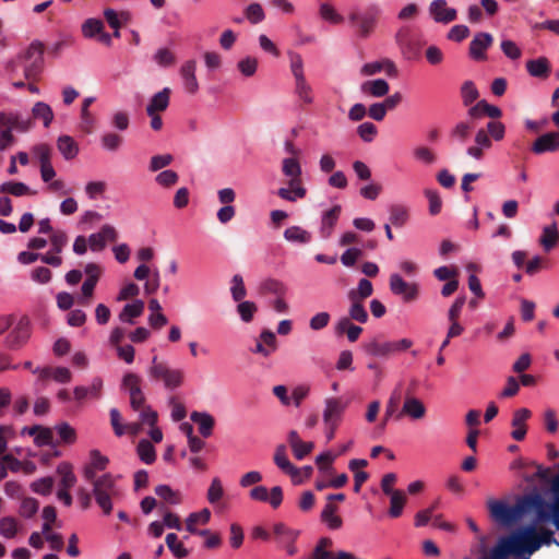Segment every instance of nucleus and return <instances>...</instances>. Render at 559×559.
Wrapping results in <instances>:
<instances>
[{
  "label": "nucleus",
  "mask_w": 559,
  "mask_h": 559,
  "mask_svg": "<svg viewBox=\"0 0 559 559\" xmlns=\"http://www.w3.org/2000/svg\"><path fill=\"white\" fill-rule=\"evenodd\" d=\"M350 307L348 309L349 321L354 320L359 323H366L368 321V312L364 306V300L349 299Z\"/></svg>",
  "instance_id": "f704fd0d"
},
{
  "label": "nucleus",
  "mask_w": 559,
  "mask_h": 559,
  "mask_svg": "<svg viewBox=\"0 0 559 559\" xmlns=\"http://www.w3.org/2000/svg\"><path fill=\"white\" fill-rule=\"evenodd\" d=\"M43 46L40 43H32L19 57L9 63V69L15 70L19 66L24 69L26 79L36 78L43 67Z\"/></svg>",
  "instance_id": "20e7f679"
},
{
  "label": "nucleus",
  "mask_w": 559,
  "mask_h": 559,
  "mask_svg": "<svg viewBox=\"0 0 559 559\" xmlns=\"http://www.w3.org/2000/svg\"><path fill=\"white\" fill-rule=\"evenodd\" d=\"M104 31V24L98 19H87L82 25V33L85 37L92 38Z\"/></svg>",
  "instance_id": "5fc2aeb1"
},
{
  "label": "nucleus",
  "mask_w": 559,
  "mask_h": 559,
  "mask_svg": "<svg viewBox=\"0 0 559 559\" xmlns=\"http://www.w3.org/2000/svg\"><path fill=\"white\" fill-rule=\"evenodd\" d=\"M342 207L336 204L323 214L321 235L323 238H329L332 235L333 228L340 217Z\"/></svg>",
  "instance_id": "cd10ccee"
},
{
  "label": "nucleus",
  "mask_w": 559,
  "mask_h": 559,
  "mask_svg": "<svg viewBox=\"0 0 559 559\" xmlns=\"http://www.w3.org/2000/svg\"><path fill=\"white\" fill-rule=\"evenodd\" d=\"M190 419L199 426V432L203 438L212 436L215 425V420L212 415L205 412H192Z\"/></svg>",
  "instance_id": "5701e85b"
},
{
  "label": "nucleus",
  "mask_w": 559,
  "mask_h": 559,
  "mask_svg": "<svg viewBox=\"0 0 559 559\" xmlns=\"http://www.w3.org/2000/svg\"><path fill=\"white\" fill-rule=\"evenodd\" d=\"M104 16L111 28L119 29L121 26V20L128 21L129 13L121 12L118 14L114 9L108 8L104 11Z\"/></svg>",
  "instance_id": "052dcab7"
},
{
  "label": "nucleus",
  "mask_w": 559,
  "mask_h": 559,
  "mask_svg": "<svg viewBox=\"0 0 559 559\" xmlns=\"http://www.w3.org/2000/svg\"><path fill=\"white\" fill-rule=\"evenodd\" d=\"M390 289L394 295L402 296L405 302L416 300L419 294L416 283H407L396 273L390 276Z\"/></svg>",
  "instance_id": "1a4fd4ad"
},
{
  "label": "nucleus",
  "mask_w": 559,
  "mask_h": 559,
  "mask_svg": "<svg viewBox=\"0 0 559 559\" xmlns=\"http://www.w3.org/2000/svg\"><path fill=\"white\" fill-rule=\"evenodd\" d=\"M320 16L332 24H341L344 17L329 3H322L319 9Z\"/></svg>",
  "instance_id": "3c124183"
},
{
  "label": "nucleus",
  "mask_w": 559,
  "mask_h": 559,
  "mask_svg": "<svg viewBox=\"0 0 559 559\" xmlns=\"http://www.w3.org/2000/svg\"><path fill=\"white\" fill-rule=\"evenodd\" d=\"M461 96L465 106L473 104L478 98V91L472 81L463 83L461 87Z\"/></svg>",
  "instance_id": "6e6d98bb"
},
{
  "label": "nucleus",
  "mask_w": 559,
  "mask_h": 559,
  "mask_svg": "<svg viewBox=\"0 0 559 559\" xmlns=\"http://www.w3.org/2000/svg\"><path fill=\"white\" fill-rule=\"evenodd\" d=\"M428 11L436 23L449 24L457 19V11L449 8L445 0L431 1Z\"/></svg>",
  "instance_id": "f8f14e48"
},
{
  "label": "nucleus",
  "mask_w": 559,
  "mask_h": 559,
  "mask_svg": "<svg viewBox=\"0 0 559 559\" xmlns=\"http://www.w3.org/2000/svg\"><path fill=\"white\" fill-rule=\"evenodd\" d=\"M337 335L346 334L349 342H356L362 333V328L355 325L349 318H341L335 325Z\"/></svg>",
  "instance_id": "a878e982"
},
{
  "label": "nucleus",
  "mask_w": 559,
  "mask_h": 559,
  "mask_svg": "<svg viewBox=\"0 0 559 559\" xmlns=\"http://www.w3.org/2000/svg\"><path fill=\"white\" fill-rule=\"evenodd\" d=\"M0 193H9L14 197H22L25 194H34L35 192H31L28 186L23 182L8 181L0 186Z\"/></svg>",
  "instance_id": "79ce46f5"
},
{
  "label": "nucleus",
  "mask_w": 559,
  "mask_h": 559,
  "mask_svg": "<svg viewBox=\"0 0 559 559\" xmlns=\"http://www.w3.org/2000/svg\"><path fill=\"white\" fill-rule=\"evenodd\" d=\"M170 94L171 91L169 87H164L162 91L154 94L146 107V114L153 116V114L165 111L169 106Z\"/></svg>",
  "instance_id": "4be33fe9"
},
{
  "label": "nucleus",
  "mask_w": 559,
  "mask_h": 559,
  "mask_svg": "<svg viewBox=\"0 0 559 559\" xmlns=\"http://www.w3.org/2000/svg\"><path fill=\"white\" fill-rule=\"evenodd\" d=\"M512 543L515 548V556L521 557L523 555H533L539 549V543L537 539V526L536 523L524 526L510 534Z\"/></svg>",
  "instance_id": "39448f33"
},
{
  "label": "nucleus",
  "mask_w": 559,
  "mask_h": 559,
  "mask_svg": "<svg viewBox=\"0 0 559 559\" xmlns=\"http://www.w3.org/2000/svg\"><path fill=\"white\" fill-rule=\"evenodd\" d=\"M90 459V463L83 469L84 478L93 485V495L96 503L105 514H109L112 510L111 497L116 493L115 479L109 473L96 478V473L105 471L109 460L98 450H92Z\"/></svg>",
  "instance_id": "f03ea898"
},
{
  "label": "nucleus",
  "mask_w": 559,
  "mask_h": 559,
  "mask_svg": "<svg viewBox=\"0 0 559 559\" xmlns=\"http://www.w3.org/2000/svg\"><path fill=\"white\" fill-rule=\"evenodd\" d=\"M211 519V512L209 509H203L200 512L191 513L186 521V528L189 533L195 534V525L198 523L206 524Z\"/></svg>",
  "instance_id": "a19ab883"
},
{
  "label": "nucleus",
  "mask_w": 559,
  "mask_h": 559,
  "mask_svg": "<svg viewBox=\"0 0 559 559\" xmlns=\"http://www.w3.org/2000/svg\"><path fill=\"white\" fill-rule=\"evenodd\" d=\"M282 171L288 178L301 177V166L297 158L295 157H288L283 159Z\"/></svg>",
  "instance_id": "603ef678"
},
{
  "label": "nucleus",
  "mask_w": 559,
  "mask_h": 559,
  "mask_svg": "<svg viewBox=\"0 0 559 559\" xmlns=\"http://www.w3.org/2000/svg\"><path fill=\"white\" fill-rule=\"evenodd\" d=\"M336 511L337 507L335 504L326 503L321 512V521L331 530H338L343 524L342 519L335 514Z\"/></svg>",
  "instance_id": "473e14b6"
},
{
  "label": "nucleus",
  "mask_w": 559,
  "mask_h": 559,
  "mask_svg": "<svg viewBox=\"0 0 559 559\" xmlns=\"http://www.w3.org/2000/svg\"><path fill=\"white\" fill-rule=\"evenodd\" d=\"M295 94L306 105L313 103L312 87L307 82L306 78L295 80Z\"/></svg>",
  "instance_id": "ea45409f"
},
{
  "label": "nucleus",
  "mask_w": 559,
  "mask_h": 559,
  "mask_svg": "<svg viewBox=\"0 0 559 559\" xmlns=\"http://www.w3.org/2000/svg\"><path fill=\"white\" fill-rule=\"evenodd\" d=\"M552 501L547 502V523L551 522L559 531V474L551 480Z\"/></svg>",
  "instance_id": "aec40b11"
},
{
  "label": "nucleus",
  "mask_w": 559,
  "mask_h": 559,
  "mask_svg": "<svg viewBox=\"0 0 559 559\" xmlns=\"http://www.w3.org/2000/svg\"><path fill=\"white\" fill-rule=\"evenodd\" d=\"M144 311V302L135 300L133 304H128L119 313V319L122 322L133 324V319L140 317Z\"/></svg>",
  "instance_id": "2f4dec72"
},
{
  "label": "nucleus",
  "mask_w": 559,
  "mask_h": 559,
  "mask_svg": "<svg viewBox=\"0 0 559 559\" xmlns=\"http://www.w3.org/2000/svg\"><path fill=\"white\" fill-rule=\"evenodd\" d=\"M32 114L35 119H41L46 128H48L53 120L51 107L44 102H37L32 109Z\"/></svg>",
  "instance_id": "58836bf2"
},
{
  "label": "nucleus",
  "mask_w": 559,
  "mask_h": 559,
  "mask_svg": "<svg viewBox=\"0 0 559 559\" xmlns=\"http://www.w3.org/2000/svg\"><path fill=\"white\" fill-rule=\"evenodd\" d=\"M29 128V120H23L17 114L0 111V132H26Z\"/></svg>",
  "instance_id": "2eb2a0df"
},
{
  "label": "nucleus",
  "mask_w": 559,
  "mask_h": 559,
  "mask_svg": "<svg viewBox=\"0 0 559 559\" xmlns=\"http://www.w3.org/2000/svg\"><path fill=\"white\" fill-rule=\"evenodd\" d=\"M100 142L105 150L116 152L121 146L123 138L117 133L108 132L102 135Z\"/></svg>",
  "instance_id": "864d4df0"
},
{
  "label": "nucleus",
  "mask_w": 559,
  "mask_h": 559,
  "mask_svg": "<svg viewBox=\"0 0 559 559\" xmlns=\"http://www.w3.org/2000/svg\"><path fill=\"white\" fill-rule=\"evenodd\" d=\"M532 152L540 155L559 151V131H551L538 136L532 144Z\"/></svg>",
  "instance_id": "4468645a"
},
{
  "label": "nucleus",
  "mask_w": 559,
  "mask_h": 559,
  "mask_svg": "<svg viewBox=\"0 0 559 559\" xmlns=\"http://www.w3.org/2000/svg\"><path fill=\"white\" fill-rule=\"evenodd\" d=\"M274 463L281 468L284 473L290 475L294 484L301 483L299 478V468L290 463L286 455V448L284 444L277 445L274 453Z\"/></svg>",
  "instance_id": "f3484780"
},
{
  "label": "nucleus",
  "mask_w": 559,
  "mask_h": 559,
  "mask_svg": "<svg viewBox=\"0 0 559 559\" xmlns=\"http://www.w3.org/2000/svg\"><path fill=\"white\" fill-rule=\"evenodd\" d=\"M17 533L16 520L12 516H4L0 520V535L5 538H13Z\"/></svg>",
  "instance_id": "13d9d810"
},
{
  "label": "nucleus",
  "mask_w": 559,
  "mask_h": 559,
  "mask_svg": "<svg viewBox=\"0 0 559 559\" xmlns=\"http://www.w3.org/2000/svg\"><path fill=\"white\" fill-rule=\"evenodd\" d=\"M95 102V97H86L83 99L81 108L80 128L83 132L90 134L95 129L96 119L90 111V106Z\"/></svg>",
  "instance_id": "393cba45"
},
{
  "label": "nucleus",
  "mask_w": 559,
  "mask_h": 559,
  "mask_svg": "<svg viewBox=\"0 0 559 559\" xmlns=\"http://www.w3.org/2000/svg\"><path fill=\"white\" fill-rule=\"evenodd\" d=\"M58 474L61 476L62 488L70 489L74 486L76 477L72 472V466L69 463H61L57 467Z\"/></svg>",
  "instance_id": "49530a36"
},
{
  "label": "nucleus",
  "mask_w": 559,
  "mask_h": 559,
  "mask_svg": "<svg viewBox=\"0 0 559 559\" xmlns=\"http://www.w3.org/2000/svg\"><path fill=\"white\" fill-rule=\"evenodd\" d=\"M273 533L288 556H295L298 552L296 540L300 534L299 531L293 530L284 523H276L273 526Z\"/></svg>",
  "instance_id": "6e6552de"
},
{
  "label": "nucleus",
  "mask_w": 559,
  "mask_h": 559,
  "mask_svg": "<svg viewBox=\"0 0 559 559\" xmlns=\"http://www.w3.org/2000/svg\"><path fill=\"white\" fill-rule=\"evenodd\" d=\"M136 452L141 461L146 464H152L156 460L155 449L153 444L146 439L140 440L136 447Z\"/></svg>",
  "instance_id": "37998d69"
},
{
  "label": "nucleus",
  "mask_w": 559,
  "mask_h": 559,
  "mask_svg": "<svg viewBox=\"0 0 559 559\" xmlns=\"http://www.w3.org/2000/svg\"><path fill=\"white\" fill-rule=\"evenodd\" d=\"M413 346V341L409 338H402L392 342H381L378 338H373L364 345L366 354L388 358L391 355L405 352Z\"/></svg>",
  "instance_id": "423d86ee"
},
{
  "label": "nucleus",
  "mask_w": 559,
  "mask_h": 559,
  "mask_svg": "<svg viewBox=\"0 0 559 559\" xmlns=\"http://www.w3.org/2000/svg\"><path fill=\"white\" fill-rule=\"evenodd\" d=\"M404 415L408 416L414 420L421 419L426 415V406L419 399L408 396L405 399L402 411L400 414H397L396 417L401 418Z\"/></svg>",
  "instance_id": "412c9836"
},
{
  "label": "nucleus",
  "mask_w": 559,
  "mask_h": 559,
  "mask_svg": "<svg viewBox=\"0 0 559 559\" xmlns=\"http://www.w3.org/2000/svg\"><path fill=\"white\" fill-rule=\"evenodd\" d=\"M390 223L395 227H402L408 219V209L401 204H393L390 206Z\"/></svg>",
  "instance_id": "4c0bfd02"
},
{
  "label": "nucleus",
  "mask_w": 559,
  "mask_h": 559,
  "mask_svg": "<svg viewBox=\"0 0 559 559\" xmlns=\"http://www.w3.org/2000/svg\"><path fill=\"white\" fill-rule=\"evenodd\" d=\"M57 147L67 160L73 159L79 153V145L70 135H60Z\"/></svg>",
  "instance_id": "c756f323"
},
{
  "label": "nucleus",
  "mask_w": 559,
  "mask_h": 559,
  "mask_svg": "<svg viewBox=\"0 0 559 559\" xmlns=\"http://www.w3.org/2000/svg\"><path fill=\"white\" fill-rule=\"evenodd\" d=\"M361 92L369 94L373 97H383L389 93L390 85L383 79L366 81L360 86Z\"/></svg>",
  "instance_id": "c85d7f7f"
},
{
  "label": "nucleus",
  "mask_w": 559,
  "mask_h": 559,
  "mask_svg": "<svg viewBox=\"0 0 559 559\" xmlns=\"http://www.w3.org/2000/svg\"><path fill=\"white\" fill-rule=\"evenodd\" d=\"M284 238L289 242L308 243L311 234L299 226H290L284 231Z\"/></svg>",
  "instance_id": "e433bc0d"
},
{
  "label": "nucleus",
  "mask_w": 559,
  "mask_h": 559,
  "mask_svg": "<svg viewBox=\"0 0 559 559\" xmlns=\"http://www.w3.org/2000/svg\"><path fill=\"white\" fill-rule=\"evenodd\" d=\"M262 293L274 294L277 297H283L286 294V286L278 280L267 278L261 284Z\"/></svg>",
  "instance_id": "09e8293b"
},
{
  "label": "nucleus",
  "mask_w": 559,
  "mask_h": 559,
  "mask_svg": "<svg viewBox=\"0 0 559 559\" xmlns=\"http://www.w3.org/2000/svg\"><path fill=\"white\" fill-rule=\"evenodd\" d=\"M485 132H488V135L493 141H501L506 135V126L501 121L491 120L484 128Z\"/></svg>",
  "instance_id": "8fccbe9b"
},
{
  "label": "nucleus",
  "mask_w": 559,
  "mask_h": 559,
  "mask_svg": "<svg viewBox=\"0 0 559 559\" xmlns=\"http://www.w3.org/2000/svg\"><path fill=\"white\" fill-rule=\"evenodd\" d=\"M373 293V286L372 283L367 278H361L358 282V285L356 288H353L348 292L347 297L348 299H358V300H365L366 298L370 297Z\"/></svg>",
  "instance_id": "c9c22d12"
},
{
  "label": "nucleus",
  "mask_w": 559,
  "mask_h": 559,
  "mask_svg": "<svg viewBox=\"0 0 559 559\" xmlns=\"http://www.w3.org/2000/svg\"><path fill=\"white\" fill-rule=\"evenodd\" d=\"M51 252L59 254L68 243V236L62 230H56L50 235Z\"/></svg>",
  "instance_id": "338daca9"
},
{
  "label": "nucleus",
  "mask_w": 559,
  "mask_h": 559,
  "mask_svg": "<svg viewBox=\"0 0 559 559\" xmlns=\"http://www.w3.org/2000/svg\"><path fill=\"white\" fill-rule=\"evenodd\" d=\"M402 55L407 60H417L420 57L421 44L413 38L400 47Z\"/></svg>",
  "instance_id": "4d7b16f0"
},
{
  "label": "nucleus",
  "mask_w": 559,
  "mask_h": 559,
  "mask_svg": "<svg viewBox=\"0 0 559 559\" xmlns=\"http://www.w3.org/2000/svg\"><path fill=\"white\" fill-rule=\"evenodd\" d=\"M323 423L340 425L347 404L340 397H329L324 402Z\"/></svg>",
  "instance_id": "ddd939ff"
},
{
  "label": "nucleus",
  "mask_w": 559,
  "mask_h": 559,
  "mask_svg": "<svg viewBox=\"0 0 559 559\" xmlns=\"http://www.w3.org/2000/svg\"><path fill=\"white\" fill-rule=\"evenodd\" d=\"M195 60H188L180 68V76L183 81V87L191 95H194L199 91V83L195 76Z\"/></svg>",
  "instance_id": "a211bd4d"
},
{
  "label": "nucleus",
  "mask_w": 559,
  "mask_h": 559,
  "mask_svg": "<svg viewBox=\"0 0 559 559\" xmlns=\"http://www.w3.org/2000/svg\"><path fill=\"white\" fill-rule=\"evenodd\" d=\"M148 373L152 379L163 381L165 388L169 390L180 386L183 382L181 370L169 368L167 364L158 361L156 356L152 359Z\"/></svg>",
  "instance_id": "0eeeda50"
},
{
  "label": "nucleus",
  "mask_w": 559,
  "mask_h": 559,
  "mask_svg": "<svg viewBox=\"0 0 559 559\" xmlns=\"http://www.w3.org/2000/svg\"><path fill=\"white\" fill-rule=\"evenodd\" d=\"M474 129L473 121H460L450 131V138L460 143L466 142Z\"/></svg>",
  "instance_id": "72a5a7b5"
},
{
  "label": "nucleus",
  "mask_w": 559,
  "mask_h": 559,
  "mask_svg": "<svg viewBox=\"0 0 559 559\" xmlns=\"http://www.w3.org/2000/svg\"><path fill=\"white\" fill-rule=\"evenodd\" d=\"M532 413L527 408H519L513 413L511 421L514 428L511 432V437L516 441H522L527 432L526 421L531 417Z\"/></svg>",
  "instance_id": "6ab92c4d"
},
{
  "label": "nucleus",
  "mask_w": 559,
  "mask_h": 559,
  "mask_svg": "<svg viewBox=\"0 0 559 559\" xmlns=\"http://www.w3.org/2000/svg\"><path fill=\"white\" fill-rule=\"evenodd\" d=\"M249 496L252 500L269 502L273 509H277L283 502V489L280 486L270 491L264 486H257L250 490Z\"/></svg>",
  "instance_id": "9d476101"
},
{
  "label": "nucleus",
  "mask_w": 559,
  "mask_h": 559,
  "mask_svg": "<svg viewBox=\"0 0 559 559\" xmlns=\"http://www.w3.org/2000/svg\"><path fill=\"white\" fill-rule=\"evenodd\" d=\"M166 545L173 555L178 559H182L189 555L188 549L181 542L178 540V536L175 533L167 534Z\"/></svg>",
  "instance_id": "a18cd8bd"
},
{
  "label": "nucleus",
  "mask_w": 559,
  "mask_h": 559,
  "mask_svg": "<svg viewBox=\"0 0 559 559\" xmlns=\"http://www.w3.org/2000/svg\"><path fill=\"white\" fill-rule=\"evenodd\" d=\"M154 60L160 67H170L176 62V56L168 48H160L154 55Z\"/></svg>",
  "instance_id": "e2e57ef3"
},
{
  "label": "nucleus",
  "mask_w": 559,
  "mask_h": 559,
  "mask_svg": "<svg viewBox=\"0 0 559 559\" xmlns=\"http://www.w3.org/2000/svg\"><path fill=\"white\" fill-rule=\"evenodd\" d=\"M526 70L534 78L546 79L550 72L549 61L546 57L528 60Z\"/></svg>",
  "instance_id": "bb28decb"
},
{
  "label": "nucleus",
  "mask_w": 559,
  "mask_h": 559,
  "mask_svg": "<svg viewBox=\"0 0 559 559\" xmlns=\"http://www.w3.org/2000/svg\"><path fill=\"white\" fill-rule=\"evenodd\" d=\"M391 497V506L389 510V514L391 518H399L402 512L404 504L406 502V496L403 491H396L393 495H390Z\"/></svg>",
  "instance_id": "de8ad7c7"
},
{
  "label": "nucleus",
  "mask_w": 559,
  "mask_h": 559,
  "mask_svg": "<svg viewBox=\"0 0 559 559\" xmlns=\"http://www.w3.org/2000/svg\"><path fill=\"white\" fill-rule=\"evenodd\" d=\"M28 337H29L28 326L26 323L21 321L5 336L4 346L8 349H12V350L19 349L27 342Z\"/></svg>",
  "instance_id": "dca6fc26"
},
{
  "label": "nucleus",
  "mask_w": 559,
  "mask_h": 559,
  "mask_svg": "<svg viewBox=\"0 0 559 559\" xmlns=\"http://www.w3.org/2000/svg\"><path fill=\"white\" fill-rule=\"evenodd\" d=\"M559 240V231L556 223L547 225L543 228L539 243L545 251H550L555 248Z\"/></svg>",
  "instance_id": "7c9ffc66"
},
{
  "label": "nucleus",
  "mask_w": 559,
  "mask_h": 559,
  "mask_svg": "<svg viewBox=\"0 0 559 559\" xmlns=\"http://www.w3.org/2000/svg\"><path fill=\"white\" fill-rule=\"evenodd\" d=\"M224 495L223 485L219 478L215 477L212 479V483L207 489V500L210 503L214 504L218 502Z\"/></svg>",
  "instance_id": "0e129e2a"
},
{
  "label": "nucleus",
  "mask_w": 559,
  "mask_h": 559,
  "mask_svg": "<svg viewBox=\"0 0 559 559\" xmlns=\"http://www.w3.org/2000/svg\"><path fill=\"white\" fill-rule=\"evenodd\" d=\"M510 555L515 556V548L510 535L499 538L497 545L491 549L488 559H508Z\"/></svg>",
  "instance_id": "b1692460"
},
{
  "label": "nucleus",
  "mask_w": 559,
  "mask_h": 559,
  "mask_svg": "<svg viewBox=\"0 0 559 559\" xmlns=\"http://www.w3.org/2000/svg\"><path fill=\"white\" fill-rule=\"evenodd\" d=\"M230 292L235 301H241L246 297L247 290L241 275L233 276Z\"/></svg>",
  "instance_id": "680f3d73"
},
{
  "label": "nucleus",
  "mask_w": 559,
  "mask_h": 559,
  "mask_svg": "<svg viewBox=\"0 0 559 559\" xmlns=\"http://www.w3.org/2000/svg\"><path fill=\"white\" fill-rule=\"evenodd\" d=\"M493 37L489 33H477L469 43L468 53L473 60L484 61L487 59L486 50L492 45Z\"/></svg>",
  "instance_id": "9b49d317"
},
{
  "label": "nucleus",
  "mask_w": 559,
  "mask_h": 559,
  "mask_svg": "<svg viewBox=\"0 0 559 559\" xmlns=\"http://www.w3.org/2000/svg\"><path fill=\"white\" fill-rule=\"evenodd\" d=\"M400 401H401V393L396 390L393 391L388 403H386L384 418L381 424L382 428L385 427L390 417L393 416L395 414V412L397 411Z\"/></svg>",
  "instance_id": "bf43d9fd"
},
{
  "label": "nucleus",
  "mask_w": 559,
  "mask_h": 559,
  "mask_svg": "<svg viewBox=\"0 0 559 559\" xmlns=\"http://www.w3.org/2000/svg\"><path fill=\"white\" fill-rule=\"evenodd\" d=\"M155 493L162 498L166 503L179 504L181 503V495L179 491L173 490L168 485H158L155 488Z\"/></svg>",
  "instance_id": "c03bdc74"
},
{
  "label": "nucleus",
  "mask_w": 559,
  "mask_h": 559,
  "mask_svg": "<svg viewBox=\"0 0 559 559\" xmlns=\"http://www.w3.org/2000/svg\"><path fill=\"white\" fill-rule=\"evenodd\" d=\"M257 310L258 308L252 301H241L237 306V311L243 322H250Z\"/></svg>",
  "instance_id": "774afa93"
},
{
  "label": "nucleus",
  "mask_w": 559,
  "mask_h": 559,
  "mask_svg": "<svg viewBox=\"0 0 559 559\" xmlns=\"http://www.w3.org/2000/svg\"><path fill=\"white\" fill-rule=\"evenodd\" d=\"M381 13V8L371 3L360 10H353L348 15V21L360 38H368L374 31Z\"/></svg>",
  "instance_id": "7ed1b4c3"
},
{
  "label": "nucleus",
  "mask_w": 559,
  "mask_h": 559,
  "mask_svg": "<svg viewBox=\"0 0 559 559\" xmlns=\"http://www.w3.org/2000/svg\"><path fill=\"white\" fill-rule=\"evenodd\" d=\"M246 17L252 24H258L262 22L265 17L264 11L259 3H251L245 10Z\"/></svg>",
  "instance_id": "69168bd1"
},
{
  "label": "nucleus",
  "mask_w": 559,
  "mask_h": 559,
  "mask_svg": "<svg viewBox=\"0 0 559 559\" xmlns=\"http://www.w3.org/2000/svg\"><path fill=\"white\" fill-rule=\"evenodd\" d=\"M487 506L492 520L504 526H511L527 515H534L536 524L547 523V501L537 491L518 497L513 506L495 499Z\"/></svg>",
  "instance_id": "f257e3e1"
}]
</instances>
